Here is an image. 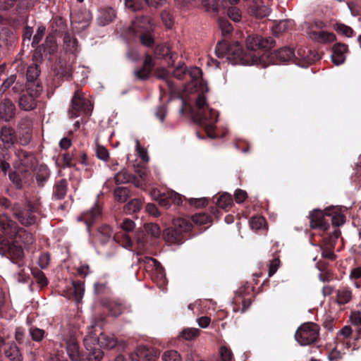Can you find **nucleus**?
I'll return each instance as SVG.
<instances>
[{"label": "nucleus", "mask_w": 361, "mask_h": 361, "mask_svg": "<svg viewBox=\"0 0 361 361\" xmlns=\"http://www.w3.org/2000/svg\"><path fill=\"white\" fill-rule=\"evenodd\" d=\"M50 262V255L49 252L42 254L39 257L38 264L42 269H45L48 267Z\"/></svg>", "instance_id": "63"}, {"label": "nucleus", "mask_w": 361, "mask_h": 361, "mask_svg": "<svg viewBox=\"0 0 361 361\" xmlns=\"http://www.w3.org/2000/svg\"><path fill=\"white\" fill-rule=\"evenodd\" d=\"M144 227L147 234L154 238L159 237L161 234V228L158 224L154 223H148L145 224Z\"/></svg>", "instance_id": "46"}, {"label": "nucleus", "mask_w": 361, "mask_h": 361, "mask_svg": "<svg viewBox=\"0 0 361 361\" xmlns=\"http://www.w3.org/2000/svg\"><path fill=\"white\" fill-rule=\"evenodd\" d=\"M218 24L223 35H229L232 32L233 26L227 19L223 18H219Z\"/></svg>", "instance_id": "44"}, {"label": "nucleus", "mask_w": 361, "mask_h": 361, "mask_svg": "<svg viewBox=\"0 0 361 361\" xmlns=\"http://www.w3.org/2000/svg\"><path fill=\"white\" fill-rule=\"evenodd\" d=\"M265 223V219L262 216L252 217L250 221V225L252 229L258 230Z\"/></svg>", "instance_id": "57"}, {"label": "nucleus", "mask_w": 361, "mask_h": 361, "mask_svg": "<svg viewBox=\"0 0 361 361\" xmlns=\"http://www.w3.org/2000/svg\"><path fill=\"white\" fill-rule=\"evenodd\" d=\"M116 184L133 183L136 188H140L142 183L137 176L132 175L125 169L116 173L114 177Z\"/></svg>", "instance_id": "19"}, {"label": "nucleus", "mask_w": 361, "mask_h": 361, "mask_svg": "<svg viewBox=\"0 0 361 361\" xmlns=\"http://www.w3.org/2000/svg\"><path fill=\"white\" fill-rule=\"evenodd\" d=\"M194 121L201 125L209 122L206 126L207 131L212 130L214 128V123L217 121L218 113L207 106L204 110L196 111L192 114Z\"/></svg>", "instance_id": "10"}, {"label": "nucleus", "mask_w": 361, "mask_h": 361, "mask_svg": "<svg viewBox=\"0 0 361 361\" xmlns=\"http://www.w3.org/2000/svg\"><path fill=\"white\" fill-rule=\"evenodd\" d=\"M13 236L19 240L25 245H32L35 242V238L30 232H28L25 228L18 226V232L14 233Z\"/></svg>", "instance_id": "29"}, {"label": "nucleus", "mask_w": 361, "mask_h": 361, "mask_svg": "<svg viewBox=\"0 0 361 361\" xmlns=\"http://www.w3.org/2000/svg\"><path fill=\"white\" fill-rule=\"evenodd\" d=\"M33 121L29 117L20 118L17 125V135L19 138V145H28L32 140Z\"/></svg>", "instance_id": "9"}, {"label": "nucleus", "mask_w": 361, "mask_h": 361, "mask_svg": "<svg viewBox=\"0 0 361 361\" xmlns=\"http://www.w3.org/2000/svg\"><path fill=\"white\" fill-rule=\"evenodd\" d=\"M295 338L301 345H311L319 338V327L314 323H305L297 329Z\"/></svg>", "instance_id": "5"}, {"label": "nucleus", "mask_w": 361, "mask_h": 361, "mask_svg": "<svg viewBox=\"0 0 361 361\" xmlns=\"http://www.w3.org/2000/svg\"><path fill=\"white\" fill-rule=\"evenodd\" d=\"M124 312V307L121 304H111L109 307L110 314L113 317H118Z\"/></svg>", "instance_id": "59"}, {"label": "nucleus", "mask_w": 361, "mask_h": 361, "mask_svg": "<svg viewBox=\"0 0 361 361\" xmlns=\"http://www.w3.org/2000/svg\"><path fill=\"white\" fill-rule=\"evenodd\" d=\"M219 353L220 359H218L216 361H231L233 358L232 352L226 347H221Z\"/></svg>", "instance_id": "54"}, {"label": "nucleus", "mask_w": 361, "mask_h": 361, "mask_svg": "<svg viewBox=\"0 0 361 361\" xmlns=\"http://www.w3.org/2000/svg\"><path fill=\"white\" fill-rule=\"evenodd\" d=\"M228 16L234 22H239L241 19L240 11L235 7H231L228 9Z\"/></svg>", "instance_id": "62"}, {"label": "nucleus", "mask_w": 361, "mask_h": 361, "mask_svg": "<svg viewBox=\"0 0 361 361\" xmlns=\"http://www.w3.org/2000/svg\"><path fill=\"white\" fill-rule=\"evenodd\" d=\"M18 224L12 220L8 214H0V229L5 234L13 236L14 233L18 232Z\"/></svg>", "instance_id": "20"}, {"label": "nucleus", "mask_w": 361, "mask_h": 361, "mask_svg": "<svg viewBox=\"0 0 361 361\" xmlns=\"http://www.w3.org/2000/svg\"><path fill=\"white\" fill-rule=\"evenodd\" d=\"M14 156V170L8 173V178L17 190H20L32 179V173L37 167V160L32 152L20 148L15 149Z\"/></svg>", "instance_id": "1"}, {"label": "nucleus", "mask_w": 361, "mask_h": 361, "mask_svg": "<svg viewBox=\"0 0 361 361\" xmlns=\"http://www.w3.org/2000/svg\"><path fill=\"white\" fill-rule=\"evenodd\" d=\"M115 18V11L111 8H106L101 10L97 22L99 25L104 26L112 22Z\"/></svg>", "instance_id": "27"}, {"label": "nucleus", "mask_w": 361, "mask_h": 361, "mask_svg": "<svg viewBox=\"0 0 361 361\" xmlns=\"http://www.w3.org/2000/svg\"><path fill=\"white\" fill-rule=\"evenodd\" d=\"M97 343L101 347L108 349L118 348V350H124L126 345L124 341H118L114 336H109L102 333L99 334V337L97 336Z\"/></svg>", "instance_id": "17"}, {"label": "nucleus", "mask_w": 361, "mask_h": 361, "mask_svg": "<svg viewBox=\"0 0 361 361\" xmlns=\"http://www.w3.org/2000/svg\"><path fill=\"white\" fill-rule=\"evenodd\" d=\"M164 240L169 243L180 244L183 240V235L173 226L165 229L163 232Z\"/></svg>", "instance_id": "26"}, {"label": "nucleus", "mask_w": 361, "mask_h": 361, "mask_svg": "<svg viewBox=\"0 0 361 361\" xmlns=\"http://www.w3.org/2000/svg\"><path fill=\"white\" fill-rule=\"evenodd\" d=\"M173 227L176 228L181 234L189 232L192 227L191 221L188 218L178 217L173 219Z\"/></svg>", "instance_id": "28"}, {"label": "nucleus", "mask_w": 361, "mask_h": 361, "mask_svg": "<svg viewBox=\"0 0 361 361\" xmlns=\"http://www.w3.org/2000/svg\"><path fill=\"white\" fill-rule=\"evenodd\" d=\"M64 341L69 358L73 361H82V355L77 339L74 336H71L66 338Z\"/></svg>", "instance_id": "18"}, {"label": "nucleus", "mask_w": 361, "mask_h": 361, "mask_svg": "<svg viewBox=\"0 0 361 361\" xmlns=\"http://www.w3.org/2000/svg\"><path fill=\"white\" fill-rule=\"evenodd\" d=\"M216 204L219 208L224 209L231 207L233 205L232 196L227 192L221 194L219 197H216Z\"/></svg>", "instance_id": "38"}, {"label": "nucleus", "mask_w": 361, "mask_h": 361, "mask_svg": "<svg viewBox=\"0 0 361 361\" xmlns=\"http://www.w3.org/2000/svg\"><path fill=\"white\" fill-rule=\"evenodd\" d=\"M227 60L232 64L252 65L258 62V56L252 53H247L241 45L236 42L230 44Z\"/></svg>", "instance_id": "3"}, {"label": "nucleus", "mask_w": 361, "mask_h": 361, "mask_svg": "<svg viewBox=\"0 0 361 361\" xmlns=\"http://www.w3.org/2000/svg\"><path fill=\"white\" fill-rule=\"evenodd\" d=\"M146 32H143L140 35V42L144 46L150 47L154 44V39L150 34Z\"/></svg>", "instance_id": "56"}, {"label": "nucleus", "mask_w": 361, "mask_h": 361, "mask_svg": "<svg viewBox=\"0 0 361 361\" xmlns=\"http://www.w3.org/2000/svg\"><path fill=\"white\" fill-rule=\"evenodd\" d=\"M335 30L346 37H350L353 34V29L344 24L337 23L335 25Z\"/></svg>", "instance_id": "55"}, {"label": "nucleus", "mask_w": 361, "mask_h": 361, "mask_svg": "<svg viewBox=\"0 0 361 361\" xmlns=\"http://www.w3.org/2000/svg\"><path fill=\"white\" fill-rule=\"evenodd\" d=\"M5 355L13 361H22L23 356L20 350L15 343H11L8 348L5 350Z\"/></svg>", "instance_id": "34"}, {"label": "nucleus", "mask_w": 361, "mask_h": 361, "mask_svg": "<svg viewBox=\"0 0 361 361\" xmlns=\"http://www.w3.org/2000/svg\"><path fill=\"white\" fill-rule=\"evenodd\" d=\"M32 339L35 342H40L44 337L45 331L39 328L32 326L29 329Z\"/></svg>", "instance_id": "47"}, {"label": "nucleus", "mask_w": 361, "mask_h": 361, "mask_svg": "<svg viewBox=\"0 0 361 361\" xmlns=\"http://www.w3.org/2000/svg\"><path fill=\"white\" fill-rule=\"evenodd\" d=\"M32 274L35 279L36 282L42 287H44L48 284V280L44 274L38 269H35L32 271Z\"/></svg>", "instance_id": "45"}, {"label": "nucleus", "mask_w": 361, "mask_h": 361, "mask_svg": "<svg viewBox=\"0 0 361 361\" xmlns=\"http://www.w3.org/2000/svg\"><path fill=\"white\" fill-rule=\"evenodd\" d=\"M230 44H228L226 41L223 40L219 42L215 48L216 56L218 58L226 57L227 59Z\"/></svg>", "instance_id": "41"}, {"label": "nucleus", "mask_w": 361, "mask_h": 361, "mask_svg": "<svg viewBox=\"0 0 361 361\" xmlns=\"http://www.w3.org/2000/svg\"><path fill=\"white\" fill-rule=\"evenodd\" d=\"M352 292L347 288H341L336 291V300L339 305H345L350 301Z\"/></svg>", "instance_id": "35"}, {"label": "nucleus", "mask_w": 361, "mask_h": 361, "mask_svg": "<svg viewBox=\"0 0 361 361\" xmlns=\"http://www.w3.org/2000/svg\"><path fill=\"white\" fill-rule=\"evenodd\" d=\"M30 84V86H27L26 90L19 97L18 106L20 109L26 111H32L37 106V99L40 95L42 91V86Z\"/></svg>", "instance_id": "4"}, {"label": "nucleus", "mask_w": 361, "mask_h": 361, "mask_svg": "<svg viewBox=\"0 0 361 361\" xmlns=\"http://www.w3.org/2000/svg\"><path fill=\"white\" fill-rule=\"evenodd\" d=\"M136 355L140 359L143 358L146 359L147 360H150L152 357V352L150 349L145 346H140L136 350Z\"/></svg>", "instance_id": "52"}, {"label": "nucleus", "mask_w": 361, "mask_h": 361, "mask_svg": "<svg viewBox=\"0 0 361 361\" xmlns=\"http://www.w3.org/2000/svg\"><path fill=\"white\" fill-rule=\"evenodd\" d=\"M37 208L31 202L25 204L14 202L12 207L13 216L23 226H31L36 224L37 217L35 214Z\"/></svg>", "instance_id": "2"}, {"label": "nucleus", "mask_w": 361, "mask_h": 361, "mask_svg": "<svg viewBox=\"0 0 361 361\" xmlns=\"http://www.w3.org/2000/svg\"><path fill=\"white\" fill-rule=\"evenodd\" d=\"M16 105L10 99L6 98L0 102V114L4 122L13 120L16 116Z\"/></svg>", "instance_id": "15"}, {"label": "nucleus", "mask_w": 361, "mask_h": 361, "mask_svg": "<svg viewBox=\"0 0 361 361\" xmlns=\"http://www.w3.org/2000/svg\"><path fill=\"white\" fill-rule=\"evenodd\" d=\"M45 31L46 28L44 26L41 25L38 27L37 32L32 38V42L31 44L32 47L36 48L38 47L39 42L42 40L45 34Z\"/></svg>", "instance_id": "50"}, {"label": "nucleus", "mask_w": 361, "mask_h": 361, "mask_svg": "<svg viewBox=\"0 0 361 361\" xmlns=\"http://www.w3.org/2000/svg\"><path fill=\"white\" fill-rule=\"evenodd\" d=\"M272 57L281 62L293 61L295 63L297 58L295 56L294 51L287 47H282L271 54Z\"/></svg>", "instance_id": "22"}, {"label": "nucleus", "mask_w": 361, "mask_h": 361, "mask_svg": "<svg viewBox=\"0 0 361 361\" xmlns=\"http://www.w3.org/2000/svg\"><path fill=\"white\" fill-rule=\"evenodd\" d=\"M250 13L257 18H263L270 13V8L264 5L260 0H255L250 7Z\"/></svg>", "instance_id": "25"}, {"label": "nucleus", "mask_w": 361, "mask_h": 361, "mask_svg": "<svg viewBox=\"0 0 361 361\" xmlns=\"http://www.w3.org/2000/svg\"><path fill=\"white\" fill-rule=\"evenodd\" d=\"M39 73L40 71L38 69V67L36 65L31 66L27 68L26 73L27 80V86H30V84L42 85L41 83L37 80ZM34 89H35V85H34Z\"/></svg>", "instance_id": "33"}, {"label": "nucleus", "mask_w": 361, "mask_h": 361, "mask_svg": "<svg viewBox=\"0 0 361 361\" xmlns=\"http://www.w3.org/2000/svg\"><path fill=\"white\" fill-rule=\"evenodd\" d=\"M55 49V38L52 35H49L46 37L44 44H42V46H39L36 49V54L37 52H41L42 49H43L44 52H47L51 54L54 52Z\"/></svg>", "instance_id": "39"}, {"label": "nucleus", "mask_w": 361, "mask_h": 361, "mask_svg": "<svg viewBox=\"0 0 361 361\" xmlns=\"http://www.w3.org/2000/svg\"><path fill=\"white\" fill-rule=\"evenodd\" d=\"M155 66V63L152 57L146 54L142 67L136 68L133 71V74L137 80H147Z\"/></svg>", "instance_id": "12"}, {"label": "nucleus", "mask_w": 361, "mask_h": 361, "mask_svg": "<svg viewBox=\"0 0 361 361\" xmlns=\"http://www.w3.org/2000/svg\"><path fill=\"white\" fill-rule=\"evenodd\" d=\"M68 190V182L66 179H61L56 182L54 191V197L57 200L63 199L67 193Z\"/></svg>", "instance_id": "32"}, {"label": "nucleus", "mask_w": 361, "mask_h": 361, "mask_svg": "<svg viewBox=\"0 0 361 361\" xmlns=\"http://www.w3.org/2000/svg\"><path fill=\"white\" fill-rule=\"evenodd\" d=\"M96 155L98 159L107 161L109 157V151L102 145H97L96 147Z\"/></svg>", "instance_id": "58"}, {"label": "nucleus", "mask_w": 361, "mask_h": 361, "mask_svg": "<svg viewBox=\"0 0 361 361\" xmlns=\"http://www.w3.org/2000/svg\"><path fill=\"white\" fill-rule=\"evenodd\" d=\"M92 328L93 326L88 327L87 334L83 339L85 348L88 352L87 358L88 361H101L104 353L97 343V335L93 333Z\"/></svg>", "instance_id": "6"}, {"label": "nucleus", "mask_w": 361, "mask_h": 361, "mask_svg": "<svg viewBox=\"0 0 361 361\" xmlns=\"http://www.w3.org/2000/svg\"><path fill=\"white\" fill-rule=\"evenodd\" d=\"M36 180L38 185L42 187L49 177V171L44 165H40L36 168Z\"/></svg>", "instance_id": "36"}, {"label": "nucleus", "mask_w": 361, "mask_h": 361, "mask_svg": "<svg viewBox=\"0 0 361 361\" xmlns=\"http://www.w3.org/2000/svg\"><path fill=\"white\" fill-rule=\"evenodd\" d=\"M311 37H314L322 42H334L336 39V35L332 32H313L311 33Z\"/></svg>", "instance_id": "42"}, {"label": "nucleus", "mask_w": 361, "mask_h": 361, "mask_svg": "<svg viewBox=\"0 0 361 361\" xmlns=\"http://www.w3.org/2000/svg\"><path fill=\"white\" fill-rule=\"evenodd\" d=\"M200 330L195 328H190L184 329L182 331V336L188 341L194 339L199 335Z\"/></svg>", "instance_id": "53"}, {"label": "nucleus", "mask_w": 361, "mask_h": 361, "mask_svg": "<svg viewBox=\"0 0 361 361\" xmlns=\"http://www.w3.org/2000/svg\"><path fill=\"white\" fill-rule=\"evenodd\" d=\"M101 216V208L98 205L94 206L90 211L84 212L78 217V221H84L90 230L91 225Z\"/></svg>", "instance_id": "24"}, {"label": "nucleus", "mask_w": 361, "mask_h": 361, "mask_svg": "<svg viewBox=\"0 0 361 361\" xmlns=\"http://www.w3.org/2000/svg\"><path fill=\"white\" fill-rule=\"evenodd\" d=\"M0 140L4 147H14L15 145L19 144V138L17 133L11 126H4L0 129Z\"/></svg>", "instance_id": "14"}, {"label": "nucleus", "mask_w": 361, "mask_h": 361, "mask_svg": "<svg viewBox=\"0 0 361 361\" xmlns=\"http://www.w3.org/2000/svg\"><path fill=\"white\" fill-rule=\"evenodd\" d=\"M331 215V213L327 209L325 211L318 209L312 210L309 214L310 228L312 229L319 228L323 231L328 230L329 224L326 217Z\"/></svg>", "instance_id": "11"}, {"label": "nucleus", "mask_w": 361, "mask_h": 361, "mask_svg": "<svg viewBox=\"0 0 361 361\" xmlns=\"http://www.w3.org/2000/svg\"><path fill=\"white\" fill-rule=\"evenodd\" d=\"M91 111V104L89 100L85 99L79 91L74 93L71 99V106L68 109L70 118H76L81 114H88Z\"/></svg>", "instance_id": "7"}, {"label": "nucleus", "mask_w": 361, "mask_h": 361, "mask_svg": "<svg viewBox=\"0 0 361 361\" xmlns=\"http://www.w3.org/2000/svg\"><path fill=\"white\" fill-rule=\"evenodd\" d=\"M116 201L125 202L131 195L130 190L128 187H117L114 190Z\"/></svg>", "instance_id": "37"}, {"label": "nucleus", "mask_w": 361, "mask_h": 361, "mask_svg": "<svg viewBox=\"0 0 361 361\" xmlns=\"http://www.w3.org/2000/svg\"><path fill=\"white\" fill-rule=\"evenodd\" d=\"M142 207V203L139 199H133L128 202L124 207L123 210L126 214H130L139 212Z\"/></svg>", "instance_id": "40"}, {"label": "nucleus", "mask_w": 361, "mask_h": 361, "mask_svg": "<svg viewBox=\"0 0 361 361\" xmlns=\"http://www.w3.org/2000/svg\"><path fill=\"white\" fill-rule=\"evenodd\" d=\"M163 361H181L180 355L176 350H168L162 355Z\"/></svg>", "instance_id": "51"}, {"label": "nucleus", "mask_w": 361, "mask_h": 361, "mask_svg": "<svg viewBox=\"0 0 361 361\" xmlns=\"http://www.w3.org/2000/svg\"><path fill=\"white\" fill-rule=\"evenodd\" d=\"M152 28L151 20L147 16L137 17L129 27L133 34L149 32Z\"/></svg>", "instance_id": "16"}, {"label": "nucleus", "mask_w": 361, "mask_h": 361, "mask_svg": "<svg viewBox=\"0 0 361 361\" xmlns=\"http://www.w3.org/2000/svg\"><path fill=\"white\" fill-rule=\"evenodd\" d=\"M72 284L74 289V295L75 300L77 301H79L82 298L84 294V283L81 281H73Z\"/></svg>", "instance_id": "48"}, {"label": "nucleus", "mask_w": 361, "mask_h": 361, "mask_svg": "<svg viewBox=\"0 0 361 361\" xmlns=\"http://www.w3.org/2000/svg\"><path fill=\"white\" fill-rule=\"evenodd\" d=\"M168 197L171 204L179 205L182 202V196L173 190L168 191Z\"/></svg>", "instance_id": "60"}, {"label": "nucleus", "mask_w": 361, "mask_h": 361, "mask_svg": "<svg viewBox=\"0 0 361 361\" xmlns=\"http://www.w3.org/2000/svg\"><path fill=\"white\" fill-rule=\"evenodd\" d=\"M348 51V47L345 44L337 43L334 45L332 49L331 59L333 63L336 65L342 64L345 60V54Z\"/></svg>", "instance_id": "23"}, {"label": "nucleus", "mask_w": 361, "mask_h": 361, "mask_svg": "<svg viewBox=\"0 0 361 361\" xmlns=\"http://www.w3.org/2000/svg\"><path fill=\"white\" fill-rule=\"evenodd\" d=\"M15 339L20 345H24L25 346L30 345V341L26 337L25 331L22 327H18L15 331Z\"/></svg>", "instance_id": "43"}, {"label": "nucleus", "mask_w": 361, "mask_h": 361, "mask_svg": "<svg viewBox=\"0 0 361 361\" xmlns=\"http://www.w3.org/2000/svg\"><path fill=\"white\" fill-rule=\"evenodd\" d=\"M112 235V232L111 231V229L106 226L104 228L103 231H101L99 232V240L102 243L105 244L107 242H109V239L111 238Z\"/></svg>", "instance_id": "61"}, {"label": "nucleus", "mask_w": 361, "mask_h": 361, "mask_svg": "<svg viewBox=\"0 0 361 361\" xmlns=\"http://www.w3.org/2000/svg\"><path fill=\"white\" fill-rule=\"evenodd\" d=\"M0 254L12 259H20L23 256V250L20 245L3 240L0 242Z\"/></svg>", "instance_id": "13"}, {"label": "nucleus", "mask_w": 361, "mask_h": 361, "mask_svg": "<svg viewBox=\"0 0 361 361\" xmlns=\"http://www.w3.org/2000/svg\"><path fill=\"white\" fill-rule=\"evenodd\" d=\"M154 54L160 59H166L169 58V65L173 66L177 54L171 51V49L168 44L157 45L154 50Z\"/></svg>", "instance_id": "21"}, {"label": "nucleus", "mask_w": 361, "mask_h": 361, "mask_svg": "<svg viewBox=\"0 0 361 361\" xmlns=\"http://www.w3.org/2000/svg\"><path fill=\"white\" fill-rule=\"evenodd\" d=\"M57 76L66 80L69 79L72 75V68L71 65L67 64L65 61H59L55 68Z\"/></svg>", "instance_id": "30"}, {"label": "nucleus", "mask_w": 361, "mask_h": 361, "mask_svg": "<svg viewBox=\"0 0 361 361\" xmlns=\"http://www.w3.org/2000/svg\"><path fill=\"white\" fill-rule=\"evenodd\" d=\"M163 23L168 28H171L173 25L171 14L167 11H163L161 14Z\"/></svg>", "instance_id": "64"}, {"label": "nucleus", "mask_w": 361, "mask_h": 361, "mask_svg": "<svg viewBox=\"0 0 361 361\" xmlns=\"http://www.w3.org/2000/svg\"><path fill=\"white\" fill-rule=\"evenodd\" d=\"M275 45V41L271 37H262L258 35L248 36L246 39V52L252 53L258 56L256 51L258 49H271Z\"/></svg>", "instance_id": "8"}, {"label": "nucleus", "mask_w": 361, "mask_h": 361, "mask_svg": "<svg viewBox=\"0 0 361 361\" xmlns=\"http://www.w3.org/2000/svg\"><path fill=\"white\" fill-rule=\"evenodd\" d=\"M293 25V21L289 19L274 21L273 31L275 35H279L290 30Z\"/></svg>", "instance_id": "31"}, {"label": "nucleus", "mask_w": 361, "mask_h": 361, "mask_svg": "<svg viewBox=\"0 0 361 361\" xmlns=\"http://www.w3.org/2000/svg\"><path fill=\"white\" fill-rule=\"evenodd\" d=\"M202 5L207 12L215 15L219 12V6L216 0H202Z\"/></svg>", "instance_id": "49"}]
</instances>
